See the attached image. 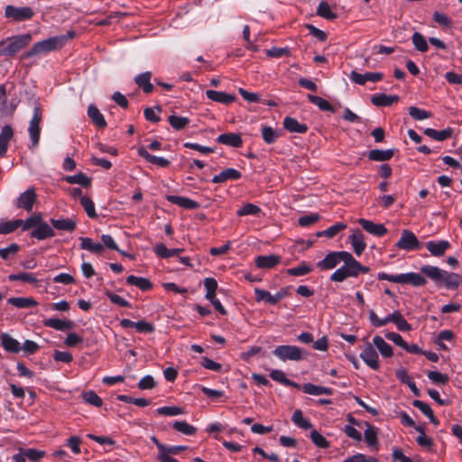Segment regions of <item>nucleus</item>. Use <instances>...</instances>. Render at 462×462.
I'll return each instance as SVG.
<instances>
[{"mask_svg": "<svg viewBox=\"0 0 462 462\" xmlns=\"http://www.w3.org/2000/svg\"><path fill=\"white\" fill-rule=\"evenodd\" d=\"M75 36V32L70 30L66 34L57 35L35 42L32 48L24 52L22 56L24 60H29L33 57H42L51 51L60 50L68 42L69 40Z\"/></svg>", "mask_w": 462, "mask_h": 462, "instance_id": "f257e3e1", "label": "nucleus"}, {"mask_svg": "<svg viewBox=\"0 0 462 462\" xmlns=\"http://www.w3.org/2000/svg\"><path fill=\"white\" fill-rule=\"evenodd\" d=\"M420 272L430 279L437 286H444L448 290H456L462 283V276L456 273H449L438 266L425 264Z\"/></svg>", "mask_w": 462, "mask_h": 462, "instance_id": "f03ea898", "label": "nucleus"}, {"mask_svg": "<svg viewBox=\"0 0 462 462\" xmlns=\"http://www.w3.org/2000/svg\"><path fill=\"white\" fill-rule=\"evenodd\" d=\"M346 255L342 261L344 264L331 274L332 282H342L349 277H357L360 273L369 272V268L362 265L349 252Z\"/></svg>", "mask_w": 462, "mask_h": 462, "instance_id": "7ed1b4c3", "label": "nucleus"}, {"mask_svg": "<svg viewBox=\"0 0 462 462\" xmlns=\"http://www.w3.org/2000/svg\"><path fill=\"white\" fill-rule=\"evenodd\" d=\"M31 33H23L0 42V56L13 57L25 48L32 41Z\"/></svg>", "mask_w": 462, "mask_h": 462, "instance_id": "20e7f679", "label": "nucleus"}, {"mask_svg": "<svg viewBox=\"0 0 462 462\" xmlns=\"http://www.w3.org/2000/svg\"><path fill=\"white\" fill-rule=\"evenodd\" d=\"M379 281H389L399 284H411L415 287L424 286L427 283L426 278L418 273H407L400 274H389L384 272L377 273Z\"/></svg>", "mask_w": 462, "mask_h": 462, "instance_id": "39448f33", "label": "nucleus"}, {"mask_svg": "<svg viewBox=\"0 0 462 462\" xmlns=\"http://www.w3.org/2000/svg\"><path fill=\"white\" fill-rule=\"evenodd\" d=\"M273 354L280 360L285 362L291 361H300L304 359L303 351L296 346L291 345H282L275 347Z\"/></svg>", "mask_w": 462, "mask_h": 462, "instance_id": "423d86ee", "label": "nucleus"}, {"mask_svg": "<svg viewBox=\"0 0 462 462\" xmlns=\"http://www.w3.org/2000/svg\"><path fill=\"white\" fill-rule=\"evenodd\" d=\"M396 247L405 251L419 250L422 244L419 241L413 232L409 229H403L401 237L396 243Z\"/></svg>", "mask_w": 462, "mask_h": 462, "instance_id": "0eeeda50", "label": "nucleus"}, {"mask_svg": "<svg viewBox=\"0 0 462 462\" xmlns=\"http://www.w3.org/2000/svg\"><path fill=\"white\" fill-rule=\"evenodd\" d=\"M42 119V111L40 106H36L33 108L32 117L30 121L28 132L30 134L32 145H37L40 140L41 127L40 124Z\"/></svg>", "mask_w": 462, "mask_h": 462, "instance_id": "6e6552de", "label": "nucleus"}, {"mask_svg": "<svg viewBox=\"0 0 462 462\" xmlns=\"http://www.w3.org/2000/svg\"><path fill=\"white\" fill-rule=\"evenodd\" d=\"M34 14L31 7H16L14 5H7L5 7V16L14 22H22L30 20Z\"/></svg>", "mask_w": 462, "mask_h": 462, "instance_id": "1a4fd4ad", "label": "nucleus"}, {"mask_svg": "<svg viewBox=\"0 0 462 462\" xmlns=\"http://www.w3.org/2000/svg\"><path fill=\"white\" fill-rule=\"evenodd\" d=\"M346 253V251L330 252L317 263V267L321 271L331 270L343 261Z\"/></svg>", "mask_w": 462, "mask_h": 462, "instance_id": "9d476101", "label": "nucleus"}, {"mask_svg": "<svg viewBox=\"0 0 462 462\" xmlns=\"http://www.w3.org/2000/svg\"><path fill=\"white\" fill-rule=\"evenodd\" d=\"M254 295L257 302L264 301L265 303L275 305L286 296V292L279 291L275 294H271L266 290L254 288Z\"/></svg>", "mask_w": 462, "mask_h": 462, "instance_id": "9b49d317", "label": "nucleus"}, {"mask_svg": "<svg viewBox=\"0 0 462 462\" xmlns=\"http://www.w3.org/2000/svg\"><path fill=\"white\" fill-rule=\"evenodd\" d=\"M360 358L371 369L376 371L379 368V356L372 344H367L363 351L360 353Z\"/></svg>", "mask_w": 462, "mask_h": 462, "instance_id": "f8f14e48", "label": "nucleus"}, {"mask_svg": "<svg viewBox=\"0 0 462 462\" xmlns=\"http://www.w3.org/2000/svg\"><path fill=\"white\" fill-rule=\"evenodd\" d=\"M44 456V451L35 448L22 449L13 456L14 462H38Z\"/></svg>", "mask_w": 462, "mask_h": 462, "instance_id": "ddd939ff", "label": "nucleus"}, {"mask_svg": "<svg viewBox=\"0 0 462 462\" xmlns=\"http://www.w3.org/2000/svg\"><path fill=\"white\" fill-rule=\"evenodd\" d=\"M55 236V232L52 226H50L47 222L42 220V217L36 226V228L31 232V236L38 240H45L51 238Z\"/></svg>", "mask_w": 462, "mask_h": 462, "instance_id": "4468645a", "label": "nucleus"}, {"mask_svg": "<svg viewBox=\"0 0 462 462\" xmlns=\"http://www.w3.org/2000/svg\"><path fill=\"white\" fill-rule=\"evenodd\" d=\"M383 73L380 72H366L364 74L356 71H352L349 79L356 84L364 86L367 81L377 82L383 79Z\"/></svg>", "mask_w": 462, "mask_h": 462, "instance_id": "2eb2a0df", "label": "nucleus"}, {"mask_svg": "<svg viewBox=\"0 0 462 462\" xmlns=\"http://www.w3.org/2000/svg\"><path fill=\"white\" fill-rule=\"evenodd\" d=\"M35 200V190L31 188L20 194L16 201V207L18 208H24L26 211L30 212L32 209Z\"/></svg>", "mask_w": 462, "mask_h": 462, "instance_id": "dca6fc26", "label": "nucleus"}, {"mask_svg": "<svg viewBox=\"0 0 462 462\" xmlns=\"http://www.w3.org/2000/svg\"><path fill=\"white\" fill-rule=\"evenodd\" d=\"M450 246V243L447 240H430L426 243L427 250L431 255L437 257L442 256Z\"/></svg>", "mask_w": 462, "mask_h": 462, "instance_id": "f3484780", "label": "nucleus"}, {"mask_svg": "<svg viewBox=\"0 0 462 462\" xmlns=\"http://www.w3.org/2000/svg\"><path fill=\"white\" fill-rule=\"evenodd\" d=\"M137 153L139 156L145 159L148 162L157 165L162 168H166L171 164V162L168 159L151 154L147 151V148H145L143 146L138 148Z\"/></svg>", "mask_w": 462, "mask_h": 462, "instance_id": "a211bd4d", "label": "nucleus"}, {"mask_svg": "<svg viewBox=\"0 0 462 462\" xmlns=\"http://www.w3.org/2000/svg\"><path fill=\"white\" fill-rule=\"evenodd\" d=\"M281 256L276 254L258 255L254 263L259 269H272L281 263Z\"/></svg>", "mask_w": 462, "mask_h": 462, "instance_id": "6ab92c4d", "label": "nucleus"}, {"mask_svg": "<svg viewBox=\"0 0 462 462\" xmlns=\"http://www.w3.org/2000/svg\"><path fill=\"white\" fill-rule=\"evenodd\" d=\"M348 240L351 243L353 250L357 256H360L366 247L365 237L362 232L358 229L353 231L349 236Z\"/></svg>", "mask_w": 462, "mask_h": 462, "instance_id": "aec40b11", "label": "nucleus"}, {"mask_svg": "<svg viewBox=\"0 0 462 462\" xmlns=\"http://www.w3.org/2000/svg\"><path fill=\"white\" fill-rule=\"evenodd\" d=\"M358 223L366 232L375 236L380 237L387 233V229L383 224H375L373 221L365 218H360Z\"/></svg>", "mask_w": 462, "mask_h": 462, "instance_id": "412c9836", "label": "nucleus"}, {"mask_svg": "<svg viewBox=\"0 0 462 462\" xmlns=\"http://www.w3.org/2000/svg\"><path fill=\"white\" fill-rule=\"evenodd\" d=\"M217 142L234 148H238L243 144V140L240 134L236 133L219 134L217 138Z\"/></svg>", "mask_w": 462, "mask_h": 462, "instance_id": "4be33fe9", "label": "nucleus"}, {"mask_svg": "<svg viewBox=\"0 0 462 462\" xmlns=\"http://www.w3.org/2000/svg\"><path fill=\"white\" fill-rule=\"evenodd\" d=\"M242 174L239 171L234 168H227L222 171L219 174L215 175L212 178L213 183H223L227 180H236L241 178Z\"/></svg>", "mask_w": 462, "mask_h": 462, "instance_id": "5701e85b", "label": "nucleus"}, {"mask_svg": "<svg viewBox=\"0 0 462 462\" xmlns=\"http://www.w3.org/2000/svg\"><path fill=\"white\" fill-rule=\"evenodd\" d=\"M206 96L208 99L221 104H230L236 100V97L234 95L212 89L207 90Z\"/></svg>", "mask_w": 462, "mask_h": 462, "instance_id": "b1692460", "label": "nucleus"}, {"mask_svg": "<svg viewBox=\"0 0 462 462\" xmlns=\"http://www.w3.org/2000/svg\"><path fill=\"white\" fill-rule=\"evenodd\" d=\"M167 200L174 205L187 209H195L199 207V203L186 197L171 195L167 197Z\"/></svg>", "mask_w": 462, "mask_h": 462, "instance_id": "393cba45", "label": "nucleus"}, {"mask_svg": "<svg viewBox=\"0 0 462 462\" xmlns=\"http://www.w3.org/2000/svg\"><path fill=\"white\" fill-rule=\"evenodd\" d=\"M283 126L291 133L304 134L308 131V126L305 124H301L296 118L291 116L284 118Z\"/></svg>", "mask_w": 462, "mask_h": 462, "instance_id": "a878e982", "label": "nucleus"}, {"mask_svg": "<svg viewBox=\"0 0 462 462\" xmlns=\"http://www.w3.org/2000/svg\"><path fill=\"white\" fill-rule=\"evenodd\" d=\"M43 325L45 327L54 328L56 330L64 331L69 329L73 323L68 319H60L58 318H50L43 320Z\"/></svg>", "mask_w": 462, "mask_h": 462, "instance_id": "bb28decb", "label": "nucleus"}, {"mask_svg": "<svg viewBox=\"0 0 462 462\" xmlns=\"http://www.w3.org/2000/svg\"><path fill=\"white\" fill-rule=\"evenodd\" d=\"M262 138L267 144L274 143L281 137L282 131L273 129L271 126L263 125L261 128Z\"/></svg>", "mask_w": 462, "mask_h": 462, "instance_id": "cd10ccee", "label": "nucleus"}, {"mask_svg": "<svg viewBox=\"0 0 462 462\" xmlns=\"http://www.w3.org/2000/svg\"><path fill=\"white\" fill-rule=\"evenodd\" d=\"M51 223L53 228L60 231L73 232L77 226L76 221L71 218H51Z\"/></svg>", "mask_w": 462, "mask_h": 462, "instance_id": "c85d7f7f", "label": "nucleus"}, {"mask_svg": "<svg viewBox=\"0 0 462 462\" xmlns=\"http://www.w3.org/2000/svg\"><path fill=\"white\" fill-rule=\"evenodd\" d=\"M302 391L310 395L319 396L321 394L331 395L333 393V390L328 387L316 385L311 383H308L302 385Z\"/></svg>", "mask_w": 462, "mask_h": 462, "instance_id": "c756f323", "label": "nucleus"}, {"mask_svg": "<svg viewBox=\"0 0 462 462\" xmlns=\"http://www.w3.org/2000/svg\"><path fill=\"white\" fill-rule=\"evenodd\" d=\"M151 78L152 73L150 71H146L135 76L134 82L143 90L144 93H151L153 90V86L150 82Z\"/></svg>", "mask_w": 462, "mask_h": 462, "instance_id": "7c9ffc66", "label": "nucleus"}, {"mask_svg": "<svg viewBox=\"0 0 462 462\" xmlns=\"http://www.w3.org/2000/svg\"><path fill=\"white\" fill-rule=\"evenodd\" d=\"M399 99L398 96L395 95H386V94H378L374 95L371 98V102L373 105L376 106H388L393 103L397 102Z\"/></svg>", "mask_w": 462, "mask_h": 462, "instance_id": "2f4dec72", "label": "nucleus"}, {"mask_svg": "<svg viewBox=\"0 0 462 462\" xmlns=\"http://www.w3.org/2000/svg\"><path fill=\"white\" fill-rule=\"evenodd\" d=\"M373 346L383 357H391L393 354V347L380 336H375L373 338Z\"/></svg>", "mask_w": 462, "mask_h": 462, "instance_id": "473e14b6", "label": "nucleus"}, {"mask_svg": "<svg viewBox=\"0 0 462 462\" xmlns=\"http://www.w3.org/2000/svg\"><path fill=\"white\" fill-rule=\"evenodd\" d=\"M452 129L448 127L441 131H437L433 128L424 129V134L439 142H443L452 135Z\"/></svg>", "mask_w": 462, "mask_h": 462, "instance_id": "72a5a7b5", "label": "nucleus"}, {"mask_svg": "<svg viewBox=\"0 0 462 462\" xmlns=\"http://www.w3.org/2000/svg\"><path fill=\"white\" fill-rule=\"evenodd\" d=\"M154 254L161 258H170L180 254L183 252L182 248H167L163 244H157L153 247Z\"/></svg>", "mask_w": 462, "mask_h": 462, "instance_id": "f704fd0d", "label": "nucleus"}, {"mask_svg": "<svg viewBox=\"0 0 462 462\" xmlns=\"http://www.w3.org/2000/svg\"><path fill=\"white\" fill-rule=\"evenodd\" d=\"M393 153L394 152H393V149H387V150L374 149L368 152V158L371 161H374V162H385V161H389L390 159H392L393 156Z\"/></svg>", "mask_w": 462, "mask_h": 462, "instance_id": "c9c22d12", "label": "nucleus"}, {"mask_svg": "<svg viewBox=\"0 0 462 462\" xmlns=\"http://www.w3.org/2000/svg\"><path fill=\"white\" fill-rule=\"evenodd\" d=\"M1 342L3 347L10 353H18L21 350V346L18 340L12 337L8 334H3L1 336Z\"/></svg>", "mask_w": 462, "mask_h": 462, "instance_id": "e433bc0d", "label": "nucleus"}, {"mask_svg": "<svg viewBox=\"0 0 462 462\" xmlns=\"http://www.w3.org/2000/svg\"><path fill=\"white\" fill-rule=\"evenodd\" d=\"M80 245L79 247L82 250H87L91 253L100 254L103 251V245L99 243L95 242L89 237H79Z\"/></svg>", "mask_w": 462, "mask_h": 462, "instance_id": "4c0bfd02", "label": "nucleus"}, {"mask_svg": "<svg viewBox=\"0 0 462 462\" xmlns=\"http://www.w3.org/2000/svg\"><path fill=\"white\" fill-rule=\"evenodd\" d=\"M7 302L18 309H28L37 305L32 298L23 297H12L8 299Z\"/></svg>", "mask_w": 462, "mask_h": 462, "instance_id": "58836bf2", "label": "nucleus"}, {"mask_svg": "<svg viewBox=\"0 0 462 462\" xmlns=\"http://www.w3.org/2000/svg\"><path fill=\"white\" fill-rule=\"evenodd\" d=\"M88 116L91 118L93 123L98 127H105L106 125V122L97 109V107L94 105H89L88 107Z\"/></svg>", "mask_w": 462, "mask_h": 462, "instance_id": "ea45409f", "label": "nucleus"}, {"mask_svg": "<svg viewBox=\"0 0 462 462\" xmlns=\"http://www.w3.org/2000/svg\"><path fill=\"white\" fill-rule=\"evenodd\" d=\"M412 404L414 407L419 409L425 416H427L432 423H434L435 425L439 424V420L435 417L432 409L428 403L420 400H415L413 401Z\"/></svg>", "mask_w": 462, "mask_h": 462, "instance_id": "a19ab883", "label": "nucleus"}, {"mask_svg": "<svg viewBox=\"0 0 462 462\" xmlns=\"http://www.w3.org/2000/svg\"><path fill=\"white\" fill-rule=\"evenodd\" d=\"M317 14L319 16L329 21L337 17V14L331 9L330 5L326 1H321L319 3L317 8Z\"/></svg>", "mask_w": 462, "mask_h": 462, "instance_id": "79ce46f5", "label": "nucleus"}, {"mask_svg": "<svg viewBox=\"0 0 462 462\" xmlns=\"http://www.w3.org/2000/svg\"><path fill=\"white\" fill-rule=\"evenodd\" d=\"M126 282L130 285L136 286L142 291H148L152 288V282L143 277H137L134 275H129L126 278Z\"/></svg>", "mask_w": 462, "mask_h": 462, "instance_id": "37998d69", "label": "nucleus"}, {"mask_svg": "<svg viewBox=\"0 0 462 462\" xmlns=\"http://www.w3.org/2000/svg\"><path fill=\"white\" fill-rule=\"evenodd\" d=\"M307 97L310 103L316 105L320 110L331 113L335 112L334 107L328 100L311 94H309Z\"/></svg>", "mask_w": 462, "mask_h": 462, "instance_id": "c03bdc74", "label": "nucleus"}, {"mask_svg": "<svg viewBox=\"0 0 462 462\" xmlns=\"http://www.w3.org/2000/svg\"><path fill=\"white\" fill-rule=\"evenodd\" d=\"M168 122L173 129L180 131L184 129L189 124L190 120L186 116L171 115L168 117Z\"/></svg>", "mask_w": 462, "mask_h": 462, "instance_id": "a18cd8bd", "label": "nucleus"}, {"mask_svg": "<svg viewBox=\"0 0 462 462\" xmlns=\"http://www.w3.org/2000/svg\"><path fill=\"white\" fill-rule=\"evenodd\" d=\"M8 280L10 282L21 281L23 282H27V283H32V284L38 282V279L36 278L34 273H25V272L18 273H12L8 276Z\"/></svg>", "mask_w": 462, "mask_h": 462, "instance_id": "49530a36", "label": "nucleus"}, {"mask_svg": "<svg viewBox=\"0 0 462 462\" xmlns=\"http://www.w3.org/2000/svg\"><path fill=\"white\" fill-rule=\"evenodd\" d=\"M81 397L87 404L94 407H101L103 405L102 399L92 390L82 393Z\"/></svg>", "mask_w": 462, "mask_h": 462, "instance_id": "de8ad7c7", "label": "nucleus"}, {"mask_svg": "<svg viewBox=\"0 0 462 462\" xmlns=\"http://www.w3.org/2000/svg\"><path fill=\"white\" fill-rule=\"evenodd\" d=\"M291 420L295 425L303 430H310L312 427L310 421L303 416L302 411L300 410L294 411L291 417Z\"/></svg>", "mask_w": 462, "mask_h": 462, "instance_id": "09e8293b", "label": "nucleus"}, {"mask_svg": "<svg viewBox=\"0 0 462 462\" xmlns=\"http://www.w3.org/2000/svg\"><path fill=\"white\" fill-rule=\"evenodd\" d=\"M23 224L22 219L7 220L0 222V234L7 235L14 232Z\"/></svg>", "mask_w": 462, "mask_h": 462, "instance_id": "8fccbe9b", "label": "nucleus"}, {"mask_svg": "<svg viewBox=\"0 0 462 462\" xmlns=\"http://www.w3.org/2000/svg\"><path fill=\"white\" fill-rule=\"evenodd\" d=\"M64 180L69 184H79L83 187H88L90 185V179L82 172L66 176Z\"/></svg>", "mask_w": 462, "mask_h": 462, "instance_id": "3c124183", "label": "nucleus"}, {"mask_svg": "<svg viewBox=\"0 0 462 462\" xmlns=\"http://www.w3.org/2000/svg\"><path fill=\"white\" fill-rule=\"evenodd\" d=\"M173 428L186 436H192L196 432V428L184 420L174 421Z\"/></svg>", "mask_w": 462, "mask_h": 462, "instance_id": "603ef678", "label": "nucleus"}, {"mask_svg": "<svg viewBox=\"0 0 462 462\" xmlns=\"http://www.w3.org/2000/svg\"><path fill=\"white\" fill-rule=\"evenodd\" d=\"M260 212L261 208L258 206L252 203H246L236 211V215L239 217L257 216Z\"/></svg>", "mask_w": 462, "mask_h": 462, "instance_id": "864d4df0", "label": "nucleus"}, {"mask_svg": "<svg viewBox=\"0 0 462 462\" xmlns=\"http://www.w3.org/2000/svg\"><path fill=\"white\" fill-rule=\"evenodd\" d=\"M411 40H412V43L417 51H419L420 52H425L428 51L427 41L421 33L415 32L412 34Z\"/></svg>", "mask_w": 462, "mask_h": 462, "instance_id": "5fc2aeb1", "label": "nucleus"}, {"mask_svg": "<svg viewBox=\"0 0 462 462\" xmlns=\"http://www.w3.org/2000/svg\"><path fill=\"white\" fill-rule=\"evenodd\" d=\"M312 271V268L307 264L305 262L300 263V265L292 268H289L287 270V273L292 276H304L310 273Z\"/></svg>", "mask_w": 462, "mask_h": 462, "instance_id": "6e6d98bb", "label": "nucleus"}, {"mask_svg": "<svg viewBox=\"0 0 462 462\" xmlns=\"http://www.w3.org/2000/svg\"><path fill=\"white\" fill-rule=\"evenodd\" d=\"M364 438L370 448H377V434L373 427L367 426L364 433Z\"/></svg>", "mask_w": 462, "mask_h": 462, "instance_id": "4d7b16f0", "label": "nucleus"}, {"mask_svg": "<svg viewBox=\"0 0 462 462\" xmlns=\"http://www.w3.org/2000/svg\"><path fill=\"white\" fill-rule=\"evenodd\" d=\"M409 115L415 120H425L431 116V113L417 106L409 107Z\"/></svg>", "mask_w": 462, "mask_h": 462, "instance_id": "13d9d810", "label": "nucleus"}, {"mask_svg": "<svg viewBox=\"0 0 462 462\" xmlns=\"http://www.w3.org/2000/svg\"><path fill=\"white\" fill-rule=\"evenodd\" d=\"M346 227V224L337 222L335 225L327 228L326 230L319 232L318 236H325L327 237L331 238V237L335 236L337 233H339L341 230L345 229Z\"/></svg>", "mask_w": 462, "mask_h": 462, "instance_id": "bf43d9fd", "label": "nucleus"}, {"mask_svg": "<svg viewBox=\"0 0 462 462\" xmlns=\"http://www.w3.org/2000/svg\"><path fill=\"white\" fill-rule=\"evenodd\" d=\"M428 378L439 385H445L448 382V375L439 371H430Z\"/></svg>", "mask_w": 462, "mask_h": 462, "instance_id": "052dcab7", "label": "nucleus"}, {"mask_svg": "<svg viewBox=\"0 0 462 462\" xmlns=\"http://www.w3.org/2000/svg\"><path fill=\"white\" fill-rule=\"evenodd\" d=\"M80 204L81 206L84 208L87 215L91 217V218H94L97 217V213H96V208H95V204L94 202L91 200V199H89L88 197H82L81 198V201H80Z\"/></svg>", "mask_w": 462, "mask_h": 462, "instance_id": "680f3d73", "label": "nucleus"}, {"mask_svg": "<svg viewBox=\"0 0 462 462\" xmlns=\"http://www.w3.org/2000/svg\"><path fill=\"white\" fill-rule=\"evenodd\" d=\"M42 215L37 213L29 217L25 221L23 220V224L21 225L23 231H26L31 228H36V226L39 224Z\"/></svg>", "mask_w": 462, "mask_h": 462, "instance_id": "e2e57ef3", "label": "nucleus"}, {"mask_svg": "<svg viewBox=\"0 0 462 462\" xmlns=\"http://www.w3.org/2000/svg\"><path fill=\"white\" fill-rule=\"evenodd\" d=\"M156 412L162 416H177L182 413V409L177 406H163L158 408Z\"/></svg>", "mask_w": 462, "mask_h": 462, "instance_id": "0e129e2a", "label": "nucleus"}, {"mask_svg": "<svg viewBox=\"0 0 462 462\" xmlns=\"http://www.w3.org/2000/svg\"><path fill=\"white\" fill-rule=\"evenodd\" d=\"M266 55L271 58H281L282 56H290L291 49L288 47L280 48V47H273L266 51Z\"/></svg>", "mask_w": 462, "mask_h": 462, "instance_id": "69168bd1", "label": "nucleus"}, {"mask_svg": "<svg viewBox=\"0 0 462 462\" xmlns=\"http://www.w3.org/2000/svg\"><path fill=\"white\" fill-rule=\"evenodd\" d=\"M320 217L318 213H310L299 218L298 223L300 226H310L319 220Z\"/></svg>", "mask_w": 462, "mask_h": 462, "instance_id": "338daca9", "label": "nucleus"}, {"mask_svg": "<svg viewBox=\"0 0 462 462\" xmlns=\"http://www.w3.org/2000/svg\"><path fill=\"white\" fill-rule=\"evenodd\" d=\"M341 462H379L377 458L374 457H367L362 453H357L352 457L344 459Z\"/></svg>", "mask_w": 462, "mask_h": 462, "instance_id": "774afa93", "label": "nucleus"}]
</instances>
